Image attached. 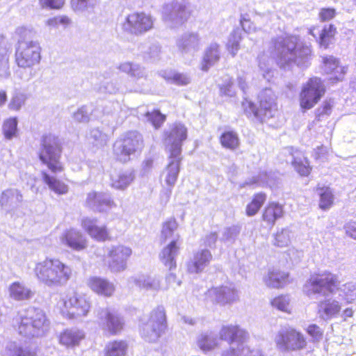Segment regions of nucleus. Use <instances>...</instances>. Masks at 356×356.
Here are the masks:
<instances>
[{"mask_svg": "<svg viewBox=\"0 0 356 356\" xmlns=\"http://www.w3.org/2000/svg\"><path fill=\"white\" fill-rule=\"evenodd\" d=\"M6 356H36L34 350L29 347H22L15 342H8L5 350Z\"/></svg>", "mask_w": 356, "mask_h": 356, "instance_id": "ea45409f", "label": "nucleus"}, {"mask_svg": "<svg viewBox=\"0 0 356 356\" xmlns=\"http://www.w3.org/2000/svg\"><path fill=\"white\" fill-rule=\"evenodd\" d=\"M248 104L249 108L254 116L261 122L273 118L277 111L275 101L267 104H259V108H257L256 106L250 102H248Z\"/></svg>", "mask_w": 356, "mask_h": 356, "instance_id": "5701e85b", "label": "nucleus"}, {"mask_svg": "<svg viewBox=\"0 0 356 356\" xmlns=\"http://www.w3.org/2000/svg\"><path fill=\"white\" fill-rule=\"evenodd\" d=\"M218 338L215 333L207 332L201 334L197 339V343L200 349L210 350L218 345Z\"/></svg>", "mask_w": 356, "mask_h": 356, "instance_id": "c03bdc74", "label": "nucleus"}, {"mask_svg": "<svg viewBox=\"0 0 356 356\" xmlns=\"http://www.w3.org/2000/svg\"><path fill=\"white\" fill-rule=\"evenodd\" d=\"M176 44L182 54H192L201 49L203 42L198 33L186 32L177 39Z\"/></svg>", "mask_w": 356, "mask_h": 356, "instance_id": "6ab92c4d", "label": "nucleus"}, {"mask_svg": "<svg viewBox=\"0 0 356 356\" xmlns=\"http://www.w3.org/2000/svg\"><path fill=\"white\" fill-rule=\"evenodd\" d=\"M71 23V19L65 15H59L47 21V24L50 26L58 27L60 25L64 27L67 26Z\"/></svg>", "mask_w": 356, "mask_h": 356, "instance_id": "338daca9", "label": "nucleus"}, {"mask_svg": "<svg viewBox=\"0 0 356 356\" xmlns=\"http://www.w3.org/2000/svg\"><path fill=\"white\" fill-rule=\"evenodd\" d=\"M241 232V227L237 225H232L225 227L221 232L220 241L228 244H233Z\"/></svg>", "mask_w": 356, "mask_h": 356, "instance_id": "8fccbe9b", "label": "nucleus"}, {"mask_svg": "<svg viewBox=\"0 0 356 356\" xmlns=\"http://www.w3.org/2000/svg\"><path fill=\"white\" fill-rule=\"evenodd\" d=\"M139 333L148 343H156L165 333L168 323L165 309L158 306L139 320Z\"/></svg>", "mask_w": 356, "mask_h": 356, "instance_id": "20e7f679", "label": "nucleus"}, {"mask_svg": "<svg viewBox=\"0 0 356 356\" xmlns=\"http://www.w3.org/2000/svg\"><path fill=\"white\" fill-rule=\"evenodd\" d=\"M140 114L141 116H144L145 120L156 129L159 128L165 120V115H163L159 110L147 111L144 113H140Z\"/></svg>", "mask_w": 356, "mask_h": 356, "instance_id": "de8ad7c7", "label": "nucleus"}, {"mask_svg": "<svg viewBox=\"0 0 356 356\" xmlns=\"http://www.w3.org/2000/svg\"><path fill=\"white\" fill-rule=\"evenodd\" d=\"M143 147V136L136 131H128L118 138L113 145L115 158L122 163L131 159V156L140 151Z\"/></svg>", "mask_w": 356, "mask_h": 356, "instance_id": "0eeeda50", "label": "nucleus"}, {"mask_svg": "<svg viewBox=\"0 0 356 356\" xmlns=\"http://www.w3.org/2000/svg\"><path fill=\"white\" fill-rule=\"evenodd\" d=\"M339 285V276L325 270L312 275L304 284L303 291L308 296L318 294L326 297L334 293Z\"/></svg>", "mask_w": 356, "mask_h": 356, "instance_id": "423d86ee", "label": "nucleus"}, {"mask_svg": "<svg viewBox=\"0 0 356 356\" xmlns=\"http://www.w3.org/2000/svg\"><path fill=\"white\" fill-rule=\"evenodd\" d=\"M8 49L5 38L0 36V79H8L10 76Z\"/></svg>", "mask_w": 356, "mask_h": 356, "instance_id": "72a5a7b5", "label": "nucleus"}, {"mask_svg": "<svg viewBox=\"0 0 356 356\" xmlns=\"http://www.w3.org/2000/svg\"><path fill=\"white\" fill-rule=\"evenodd\" d=\"M9 291L11 298L16 300H28L33 295V291L29 288L19 282L12 284Z\"/></svg>", "mask_w": 356, "mask_h": 356, "instance_id": "58836bf2", "label": "nucleus"}, {"mask_svg": "<svg viewBox=\"0 0 356 356\" xmlns=\"http://www.w3.org/2000/svg\"><path fill=\"white\" fill-rule=\"evenodd\" d=\"M19 334L33 338L44 336L49 327V321L42 309L30 307L19 314L17 319Z\"/></svg>", "mask_w": 356, "mask_h": 356, "instance_id": "7ed1b4c3", "label": "nucleus"}, {"mask_svg": "<svg viewBox=\"0 0 356 356\" xmlns=\"http://www.w3.org/2000/svg\"><path fill=\"white\" fill-rule=\"evenodd\" d=\"M42 179L44 182L49 186V189L58 195H63L68 191V187L63 182L51 177L46 172H42Z\"/></svg>", "mask_w": 356, "mask_h": 356, "instance_id": "a19ab883", "label": "nucleus"}, {"mask_svg": "<svg viewBox=\"0 0 356 356\" xmlns=\"http://www.w3.org/2000/svg\"><path fill=\"white\" fill-rule=\"evenodd\" d=\"M211 252L204 249L197 251L187 265L188 271L191 273H200L208 266L212 260Z\"/></svg>", "mask_w": 356, "mask_h": 356, "instance_id": "4be33fe9", "label": "nucleus"}, {"mask_svg": "<svg viewBox=\"0 0 356 356\" xmlns=\"http://www.w3.org/2000/svg\"><path fill=\"white\" fill-rule=\"evenodd\" d=\"M275 341L278 348L283 351L300 350L307 346V341L303 334L290 327L280 330L275 337Z\"/></svg>", "mask_w": 356, "mask_h": 356, "instance_id": "9d476101", "label": "nucleus"}, {"mask_svg": "<svg viewBox=\"0 0 356 356\" xmlns=\"http://www.w3.org/2000/svg\"><path fill=\"white\" fill-rule=\"evenodd\" d=\"M70 318H79L87 316L90 303L86 296L76 293L67 297L64 302Z\"/></svg>", "mask_w": 356, "mask_h": 356, "instance_id": "f3484780", "label": "nucleus"}, {"mask_svg": "<svg viewBox=\"0 0 356 356\" xmlns=\"http://www.w3.org/2000/svg\"><path fill=\"white\" fill-rule=\"evenodd\" d=\"M154 19L145 13H132L122 23V31L130 35H140L153 29Z\"/></svg>", "mask_w": 356, "mask_h": 356, "instance_id": "1a4fd4ad", "label": "nucleus"}, {"mask_svg": "<svg viewBox=\"0 0 356 356\" xmlns=\"http://www.w3.org/2000/svg\"><path fill=\"white\" fill-rule=\"evenodd\" d=\"M163 78L168 81L179 86H186L190 83L191 77L184 73H179L175 72H164L163 73Z\"/></svg>", "mask_w": 356, "mask_h": 356, "instance_id": "3c124183", "label": "nucleus"}, {"mask_svg": "<svg viewBox=\"0 0 356 356\" xmlns=\"http://www.w3.org/2000/svg\"><path fill=\"white\" fill-rule=\"evenodd\" d=\"M27 99L26 95L19 90H15L11 97L8 107L11 111H19L25 104Z\"/></svg>", "mask_w": 356, "mask_h": 356, "instance_id": "603ef678", "label": "nucleus"}, {"mask_svg": "<svg viewBox=\"0 0 356 356\" xmlns=\"http://www.w3.org/2000/svg\"><path fill=\"white\" fill-rule=\"evenodd\" d=\"M135 284L142 289L158 291L162 289L159 277L141 275L133 278Z\"/></svg>", "mask_w": 356, "mask_h": 356, "instance_id": "c756f323", "label": "nucleus"}, {"mask_svg": "<svg viewBox=\"0 0 356 356\" xmlns=\"http://www.w3.org/2000/svg\"><path fill=\"white\" fill-rule=\"evenodd\" d=\"M40 282L48 287L65 286L72 276V269L57 259H46L38 263L34 268Z\"/></svg>", "mask_w": 356, "mask_h": 356, "instance_id": "f03ea898", "label": "nucleus"}, {"mask_svg": "<svg viewBox=\"0 0 356 356\" xmlns=\"http://www.w3.org/2000/svg\"><path fill=\"white\" fill-rule=\"evenodd\" d=\"M266 200L265 193H259L254 195V197L250 203L246 207V214L248 216H254L260 209Z\"/></svg>", "mask_w": 356, "mask_h": 356, "instance_id": "49530a36", "label": "nucleus"}, {"mask_svg": "<svg viewBox=\"0 0 356 356\" xmlns=\"http://www.w3.org/2000/svg\"><path fill=\"white\" fill-rule=\"evenodd\" d=\"M119 70L132 77L140 79L145 76L146 72L143 67L136 63L126 62L120 64Z\"/></svg>", "mask_w": 356, "mask_h": 356, "instance_id": "a18cd8bd", "label": "nucleus"}, {"mask_svg": "<svg viewBox=\"0 0 356 356\" xmlns=\"http://www.w3.org/2000/svg\"><path fill=\"white\" fill-rule=\"evenodd\" d=\"M220 142L222 146L231 149H236L239 144L237 134L234 131H227L222 134Z\"/></svg>", "mask_w": 356, "mask_h": 356, "instance_id": "6e6d98bb", "label": "nucleus"}, {"mask_svg": "<svg viewBox=\"0 0 356 356\" xmlns=\"http://www.w3.org/2000/svg\"><path fill=\"white\" fill-rule=\"evenodd\" d=\"M97 321L104 330L111 334L120 332L124 325L122 318L108 307H99L95 312Z\"/></svg>", "mask_w": 356, "mask_h": 356, "instance_id": "2eb2a0df", "label": "nucleus"}, {"mask_svg": "<svg viewBox=\"0 0 356 356\" xmlns=\"http://www.w3.org/2000/svg\"><path fill=\"white\" fill-rule=\"evenodd\" d=\"M220 90L221 94L225 96L233 97L235 95L233 81L229 76H225V82L220 86Z\"/></svg>", "mask_w": 356, "mask_h": 356, "instance_id": "0e129e2a", "label": "nucleus"}, {"mask_svg": "<svg viewBox=\"0 0 356 356\" xmlns=\"http://www.w3.org/2000/svg\"><path fill=\"white\" fill-rule=\"evenodd\" d=\"M289 273L277 269H269L267 275L264 278L266 286L271 288L282 287L288 282Z\"/></svg>", "mask_w": 356, "mask_h": 356, "instance_id": "2f4dec72", "label": "nucleus"}, {"mask_svg": "<svg viewBox=\"0 0 356 356\" xmlns=\"http://www.w3.org/2000/svg\"><path fill=\"white\" fill-rule=\"evenodd\" d=\"M228 350L222 351L221 356H250L252 352L245 342L230 343Z\"/></svg>", "mask_w": 356, "mask_h": 356, "instance_id": "79ce46f5", "label": "nucleus"}, {"mask_svg": "<svg viewBox=\"0 0 356 356\" xmlns=\"http://www.w3.org/2000/svg\"><path fill=\"white\" fill-rule=\"evenodd\" d=\"M134 179L135 175L133 170L122 171L111 176V186L114 188L124 190L131 184Z\"/></svg>", "mask_w": 356, "mask_h": 356, "instance_id": "f704fd0d", "label": "nucleus"}, {"mask_svg": "<svg viewBox=\"0 0 356 356\" xmlns=\"http://www.w3.org/2000/svg\"><path fill=\"white\" fill-rule=\"evenodd\" d=\"M179 246L175 238L161 252L159 257L162 263L169 269L176 267V257L179 254Z\"/></svg>", "mask_w": 356, "mask_h": 356, "instance_id": "bb28decb", "label": "nucleus"}, {"mask_svg": "<svg viewBox=\"0 0 356 356\" xmlns=\"http://www.w3.org/2000/svg\"><path fill=\"white\" fill-rule=\"evenodd\" d=\"M284 214L282 205L279 203H270L265 209L263 213V219L268 224L273 225L275 222L282 218Z\"/></svg>", "mask_w": 356, "mask_h": 356, "instance_id": "e433bc0d", "label": "nucleus"}, {"mask_svg": "<svg viewBox=\"0 0 356 356\" xmlns=\"http://www.w3.org/2000/svg\"><path fill=\"white\" fill-rule=\"evenodd\" d=\"M290 243V232L287 229H282L275 236L273 244L278 247H286Z\"/></svg>", "mask_w": 356, "mask_h": 356, "instance_id": "680f3d73", "label": "nucleus"}, {"mask_svg": "<svg viewBox=\"0 0 356 356\" xmlns=\"http://www.w3.org/2000/svg\"><path fill=\"white\" fill-rule=\"evenodd\" d=\"M182 160L181 155L169 156V163L163 171L162 177L168 186L165 191L166 200L168 201L172 193V188L175 186L180 170V163Z\"/></svg>", "mask_w": 356, "mask_h": 356, "instance_id": "a211bd4d", "label": "nucleus"}, {"mask_svg": "<svg viewBox=\"0 0 356 356\" xmlns=\"http://www.w3.org/2000/svg\"><path fill=\"white\" fill-rule=\"evenodd\" d=\"M220 339L230 343L245 342L248 337V332L238 326H223L220 331Z\"/></svg>", "mask_w": 356, "mask_h": 356, "instance_id": "a878e982", "label": "nucleus"}, {"mask_svg": "<svg viewBox=\"0 0 356 356\" xmlns=\"http://www.w3.org/2000/svg\"><path fill=\"white\" fill-rule=\"evenodd\" d=\"M63 241L75 250H81L86 247L84 237L79 231L74 229H71L64 234Z\"/></svg>", "mask_w": 356, "mask_h": 356, "instance_id": "473e14b6", "label": "nucleus"}, {"mask_svg": "<svg viewBox=\"0 0 356 356\" xmlns=\"http://www.w3.org/2000/svg\"><path fill=\"white\" fill-rule=\"evenodd\" d=\"M341 309L339 301L327 298L319 302L318 312L321 318L328 321L337 316Z\"/></svg>", "mask_w": 356, "mask_h": 356, "instance_id": "b1692460", "label": "nucleus"}, {"mask_svg": "<svg viewBox=\"0 0 356 356\" xmlns=\"http://www.w3.org/2000/svg\"><path fill=\"white\" fill-rule=\"evenodd\" d=\"M84 337L85 334L82 330L76 328L67 329L60 333L59 341L66 347H73L79 345Z\"/></svg>", "mask_w": 356, "mask_h": 356, "instance_id": "7c9ffc66", "label": "nucleus"}, {"mask_svg": "<svg viewBox=\"0 0 356 356\" xmlns=\"http://www.w3.org/2000/svg\"><path fill=\"white\" fill-rule=\"evenodd\" d=\"M292 156L291 163L294 169L301 176H307L310 173L311 168L307 158L300 152H296L292 154Z\"/></svg>", "mask_w": 356, "mask_h": 356, "instance_id": "4c0bfd02", "label": "nucleus"}, {"mask_svg": "<svg viewBox=\"0 0 356 356\" xmlns=\"http://www.w3.org/2000/svg\"><path fill=\"white\" fill-rule=\"evenodd\" d=\"M88 284L93 291L104 296H111L115 291V286L112 282L99 277L89 278Z\"/></svg>", "mask_w": 356, "mask_h": 356, "instance_id": "cd10ccee", "label": "nucleus"}, {"mask_svg": "<svg viewBox=\"0 0 356 356\" xmlns=\"http://www.w3.org/2000/svg\"><path fill=\"white\" fill-rule=\"evenodd\" d=\"M177 228V223L175 219H170V220L165 222L163 225V229L161 231V237L165 240L168 238H174L178 241V236L174 235L175 231Z\"/></svg>", "mask_w": 356, "mask_h": 356, "instance_id": "4d7b16f0", "label": "nucleus"}, {"mask_svg": "<svg viewBox=\"0 0 356 356\" xmlns=\"http://www.w3.org/2000/svg\"><path fill=\"white\" fill-rule=\"evenodd\" d=\"M127 350L126 341L122 340L111 341L105 347V356H124Z\"/></svg>", "mask_w": 356, "mask_h": 356, "instance_id": "37998d69", "label": "nucleus"}, {"mask_svg": "<svg viewBox=\"0 0 356 356\" xmlns=\"http://www.w3.org/2000/svg\"><path fill=\"white\" fill-rule=\"evenodd\" d=\"M336 33V28L330 24L328 26H325V27L321 31L320 34V44L324 48H327L330 44L332 43L334 36Z\"/></svg>", "mask_w": 356, "mask_h": 356, "instance_id": "5fc2aeb1", "label": "nucleus"}, {"mask_svg": "<svg viewBox=\"0 0 356 356\" xmlns=\"http://www.w3.org/2000/svg\"><path fill=\"white\" fill-rule=\"evenodd\" d=\"M220 59L219 45L211 43L206 49L204 54L202 70L207 71L209 68Z\"/></svg>", "mask_w": 356, "mask_h": 356, "instance_id": "c9c22d12", "label": "nucleus"}, {"mask_svg": "<svg viewBox=\"0 0 356 356\" xmlns=\"http://www.w3.org/2000/svg\"><path fill=\"white\" fill-rule=\"evenodd\" d=\"M241 38V31L238 29H234L230 34L227 44V48L232 56H235L237 54L240 48L239 43Z\"/></svg>", "mask_w": 356, "mask_h": 356, "instance_id": "09e8293b", "label": "nucleus"}, {"mask_svg": "<svg viewBox=\"0 0 356 356\" xmlns=\"http://www.w3.org/2000/svg\"><path fill=\"white\" fill-rule=\"evenodd\" d=\"M91 111L88 106H83L74 113L73 118L78 122H87L90 120Z\"/></svg>", "mask_w": 356, "mask_h": 356, "instance_id": "e2e57ef3", "label": "nucleus"}, {"mask_svg": "<svg viewBox=\"0 0 356 356\" xmlns=\"http://www.w3.org/2000/svg\"><path fill=\"white\" fill-rule=\"evenodd\" d=\"M82 226L88 234L97 241H105L108 236V232L105 227H99L97 220L89 218H83Z\"/></svg>", "mask_w": 356, "mask_h": 356, "instance_id": "c85d7f7f", "label": "nucleus"}, {"mask_svg": "<svg viewBox=\"0 0 356 356\" xmlns=\"http://www.w3.org/2000/svg\"><path fill=\"white\" fill-rule=\"evenodd\" d=\"M238 293L234 284H227L209 289L206 299L213 305H230L238 300Z\"/></svg>", "mask_w": 356, "mask_h": 356, "instance_id": "f8f14e48", "label": "nucleus"}, {"mask_svg": "<svg viewBox=\"0 0 356 356\" xmlns=\"http://www.w3.org/2000/svg\"><path fill=\"white\" fill-rule=\"evenodd\" d=\"M60 152V143L58 137L49 134L42 138L39 158L52 172L56 173L62 170L59 161Z\"/></svg>", "mask_w": 356, "mask_h": 356, "instance_id": "6e6552de", "label": "nucleus"}, {"mask_svg": "<svg viewBox=\"0 0 356 356\" xmlns=\"http://www.w3.org/2000/svg\"><path fill=\"white\" fill-rule=\"evenodd\" d=\"M296 36L279 37L273 40L272 54L280 67L289 69L293 65L307 67L312 58L309 46L298 44Z\"/></svg>", "mask_w": 356, "mask_h": 356, "instance_id": "f257e3e1", "label": "nucleus"}, {"mask_svg": "<svg viewBox=\"0 0 356 356\" xmlns=\"http://www.w3.org/2000/svg\"><path fill=\"white\" fill-rule=\"evenodd\" d=\"M22 202L23 195L17 188L4 190L0 196V206L8 212L17 209Z\"/></svg>", "mask_w": 356, "mask_h": 356, "instance_id": "412c9836", "label": "nucleus"}, {"mask_svg": "<svg viewBox=\"0 0 356 356\" xmlns=\"http://www.w3.org/2000/svg\"><path fill=\"white\" fill-rule=\"evenodd\" d=\"M97 3V0H70L71 7L76 12H83L92 8Z\"/></svg>", "mask_w": 356, "mask_h": 356, "instance_id": "13d9d810", "label": "nucleus"}, {"mask_svg": "<svg viewBox=\"0 0 356 356\" xmlns=\"http://www.w3.org/2000/svg\"><path fill=\"white\" fill-rule=\"evenodd\" d=\"M340 289L343 293L344 298L347 302H353L356 299V283H346L343 284Z\"/></svg>", "mask_w": 356, "mask_h": 356, "instance_id": "052dcab7", "label": "nucleus"}, {"mask_svg": "<svg viewBox=\"0 0 356 356\" xmlns=\"http://www.w3.org/2000/svg\"><path fill=\"white\" fill-rule=\"evenodd\" d=\"M318 194L320 195V208L323 210L330 209L334 200V195L331 189L328 187L320 188Z\"/></svg>", "mask_w": 356, "mask_h": 356, "instance_id": "864d4df0", "label": "nucleus"}, {"mask_svg": "<svg viewBox=\"0 0 356 356\" xmlns=\"http://www.w3.org/2000/svg\"><path fill=\"white\" fill-rule=\"evenodd\" d=\"M99 90L102 92L115 94L119 91L120 88L116 81H108L103 83Z\"/></svg>", "mask_w": 356, "mask_h": 356, "instance_id": "774afa93", "label": "nucleus"}, {"mask_svg": "<svg viewBox=\"0 0 356 356\" xmlns=\"http://www.w3.org/2000/svg\"><path fill=\"white\" fill-rule=\"evenodd\" d=\"M189 13L183 1H172L163 8V18L167 26L171 29L182 25L188 19Z\"/></svg>", "mask_w": 356, "mask_h": 356, "instance_id": "4468645a", "label": "nucleus"}, {"mask_svg": "<svg viewBox=\"0 0 356 356\" xmlns=\"http://www.w3.org/2000/svg\"><path fill=\"white\" fill-rule=\"evenodd\" d=\"M40 60V47L38 42L21 38L15 51V62L22 69H31ZM19 78L29 81L32 77L31 70L24 74L22 70L16 72Z\"/></svg>", "mask_w": 356, "mask_h": 356, "instance_id": "39448f33", "label": "nucleus"}, {"mask_svg": "<svg viewBox=\"0 0 356 356\" xmlns=\"http://www.w3.org/2000/svg\"><path fill=\"white\" fill-rule=\"evenodd\" d=\"M323 71L331 74L330 80L334 81H341L346 73L345 67L339 65V60L332 56L323 58Z\"/></svg>", "mask_w": 356, "mask_h": 356, "instance_id": "393cba45", "label": "nucleus"}, {"mask_svg": "<svg viewBox=\"0 0 356 356\" xmlns=\"http://www.w3.org/2000/svg\"><path fill=\"white\" fill-rule=\"evenodd\" d=\"M325 86L320 78L313 77L302 86L300 95V106L310 109L316 105L325 94Z\"/></svg>", "mask_w": 356, "mask_h": 356, "instance_id": "9b49d317", "label": "nucleus"}, {"mask_svg": "<svg viewBox=\"0 0 356 356\" xmlns=\"http://www.w3.org/2000/svg\"><path fill=\"white\" fill-rule=\"evenodd\" d=\"M86 203L90 209L98 212H105L115 206L111 195L103 192L89 193Z\"/></svg>", "mask_w": 356, "mask_h": 356, "instance_id": "aec40b11", "label": "nucleus"}, {"mask_svg": "<svg viewBox=\"0 0 356 356\" xmlns=\"http://www.w3.org/2000/svg\"><path fill=\"white\" fill-rule=\"evenodd\" d=\"M132 254L130 248L124 245L113 246L108 253V267L113 273H120L126 270L127 260Z\"/></svg>", "mask_w": 356, "mask_h": 356, "instance_id": "dca6fc26", "label": "nucleus"}, {"mask_svg": "<svg viewBox=\"0 0 356 356\" xmlns=\"http://www.w3.org/2000/svg\"><path fill=\"white\" fill-rule=\"evenodd\" d=\"M17 121L16 118H10L3 124V132L7 139H11L16 134Z\"/></svg>", "mask_w": 356, "mask_h": 356, "instance_id": "bf43d9fd", "label": "nucleus"}, {"mask_svg": "<svg viewBox=\"0 0 356 356\" xmlns=\"http://www.w3.org/2000/svg\"><path fill=\"white\" fill-rule=\"evenodd\" d=\"M289 298L287 296H280L274 298L271 304L274 307L284 312H286L289 305Z\"/></svg>", "mask_w": 356, "mask_h": 356, "instance_id": "69168bd1", "label": "nucleus"}, {"mask_svg": "<svg viewBox=\"0 0 356 356\" xmlns=\"http://www.w3.org/2000/svg\"><path fill=\"white\" fill-rule=\"evenodd\" d=\"M187 138V129L181 123H175L164 131V143L170 155H181L183 142Z\"/></svg>", "mask_w": 356, "mask_h": 356, "instance_id": "ddd939ff", "label": "nucleus"}]
</instances>
